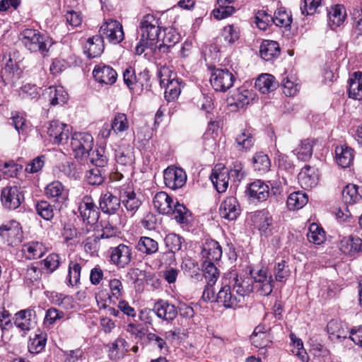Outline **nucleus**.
Returning <instances> with one entry per match:
<instances>
[{"label": "nucleus", "mask_w": 362, "mask_h": 362, "mask_svg": "<svg viewBox=\"0 0 362 362\" xmlns=\"http://www.w3.org/2000/svg\"><path fill=\"white\" fill-rule=\"evenodd\" d=\"M165 88V98L167 100H174L178 98L181 93L182 86V80L173 77V79L163 86Z\"/></svg>", "instance_id": "nucleus-49"}, {"label": "nucleus", "mask_w": 362, "mask_h": 362, "mask_svg": "<svg viewBox=\"0 0 362 362\" xmlns=\"http://www.w3.org/2000/svg\"><path fill=\"white\" fill-rule=\"evenodd\" d=\"M78 211L83 221L87 224L93 225L99 218V209L91 196L86 195L78 202Z\"/></svg>", "instance_id": "nucleus-9"}, {"label": "nucleus", "mask_w": 362, "mask_h": 362, "mask_svg": "<svg viewBox=\"0 0 362 362\" xmlns=\"http://www.w3.org/2000/svg\"><path fill=\"white\" fill-rule=\"evenodd\" d=\"M45 193L47 198L59 203L63 204L68 199V194L59 181H53L48 184L45 189Z\"/></svg>", "instance_id": "nucleus-31"}, {"label": "nucleus", "mask_w": 362, "mask_h": 362, "mask_svg": "<svg viewBox=\"0 0 362 362\" xmlns=\"http://www.w3.org/2000/svg\"><path fill=\"white\" fill-rule=\"evenodd\" d=\"M23 199V192L16 185H7L1 190V202L5 209H16L20 206Z\"/></svg>", "instance_id": "nucleus-11"}, {"label": "nucleus", "mask_w": 362, "mask_h": 362, "mask_svg": "<svg viewBox=\"0 0 362 362\" xmlns=\"http://www.w3.org/2000/svg\"><path fill=\"white\" fill-rule=\"evenodd\" d=\"M163 178L165 186L175 190L185 184L187 175L182 168L170 166L164 170Z\"/></svg>", "instance_id": "nucleus-16"}, {"label": "nucleus", "mask_w": 362, "mask_h": 362, "mask_svg": "<svg viewBox=\"0 0 362 362\" xmlns=\"http://www.w3.org/2000/svg\"><path fill=\"white\" fill-rule=\"evenodd\" d=\"M319 175L315 168L310 165L303 167L298 175V183L302 188L310 189L317 185Z\"/></svg>", "instance_id": "nucleus-24"}, {"label": "nucleus", "mask_w": 362, "mask_h": 362, "mask_svg": "<svg viewBox=\"0 0 362 362\" xmlns=\"http://www.w3.org/2000/svg\"><path fill=\"white\" fill-rule=\"evenodd\" d=\"M349 96L355 100H362V72L356 71L349 79Z\"/></svg>", "instance_id": "nucleus-39"}, {"label": "nucleus", "mask_w": 362, "mask_h": 362, "mask_svg": "<svg viewBox=\"0 0 362 362\" xmlns=\"http://www.w3.org/2000/svg\"><path fill=\"white\" fill-rule=\"evenodd\" d=\"M117 190L120 196V202L131 216L138 211L142 202L134 192L133 185L130 183L124 184L119 187Z\"/></svg>", "instance_id": "nucleus-7"}, {"label": "nucleus", "mask_w": 362, "mask_h": 362, "mask_svg": "<svg viewBox=\"0 0 362 362\" xmlns=\"http://www.w3.org/2000/svg\"><path fill=\"white\" fill-rule=\"evenodd\" d=\"M340 250L350 257H355L362 250V239L357 236L343 238L340 241Z\"/></svg>", "instance_id": "nucleus-27"}, {"label": "nucleus", "mask_w": 362, "mask_h": 362, "mask_svg": "<svg viewBox=\"0 0 362 362\" xmlns=\"http://www.w3.org/2000/svg\"><path fill=\"white\" fill-rule=\"evenodd\" d=\"M152 311L158 319L168 323L172 322L178 315L177 307L163 299H158L154 303Z\"/></svg>", "instance_id": "nucleus-14"}, {"label": "nucleus", "mask_w": 362, "mask_h": 362, "mask_svg": "<svg viewBox=\"0 0 362 362\" xmlns=\"http://www.w3.org/2000/svg\"><path fill=\"white\" fill-rule=\"evenodd\" d=\"M115 160L117 164L122 166H131L134 163L133 147L128 146H120L115 153Z\"/></svg>", "instance_id": "nucleus-41"}, {"label": "nucleus", "mask_w": 362, "mask_h": 362, "mask_svg": "<svg viewBox=\"0 0 362 362\" xmlns=\"http://www.w3.org/2000/svg\"><path fill=\"white\" fill-rule=\"evenodd\" d=\"M139 31L142 42L151 44H158L160 42L159 19L153 15H145L140 21Z\"/></svg>", "instance_id": "nucleus-4"}, {"label": "nucleus", "mask_w": 362, "mask_h": 362, "mask_svg": "<svg viewBox=\"0 0 362 362\" xmlns=\"http://www.w3.org/2000/svg\"><path fill=\"white\" fill-rule=\"evenodd\" d=\"M252 165L255 171L259 174L267 173L271 168V161L269 156L263 152L256 153L252 158Z\"/></svg>", "instance_id": "nucleus-48"}, {"label": "nucleus", "mask_w": 362, "mask_h": 362, "mask_svg": "<svg viewBox=\"0 0 362 362\" xmlns=\"http://www.w3.org/2000/svg\"><path fill=\"white\" fill-rule=\"evenodd\" d=\"M111 124L112 131L116 134L127 131L129 126L127 115L120 112L115 115Z\"/></svg>", "instance_id": "nucleus-59"}, {"label": "nucleus", "mask_w": 362, "mask_h": 362, "mask_svg": "<svg viewBox=\"0 0 362 362\" xmlns=\"http://www.w3.org/2000/svg\"><path fill=\"white\" fill-rule=\"evenodd\" d=\"M214 263L209 261L202 263L203 275L209 286H214L219 277V271Z\"/></svg>", "instance_id": "nucleus-51"}, {"label": "nucleus", "mask_w": 362, "mask_h": 362, "mask_svg": "<svg viewBox=\"0 0 362 362\" xmlns=\"http://www.w3.org/2000/svg\"><path fill=\"white\" fill-rule=\"evenodd\" d=\"M308 201L305 193L301 192H294L288 196L287 199V206L291 210H296L304 206Z\"/></svg>", "instance_id": "nucleus-53"}, {"label": "nucleus", "mask_w": 362, "mask_h": 362, "mask_svg": "<svg viewBox=\"0 0 362 362\" xmlns=\"http://www.w3.org/2000/svg\"><path fill=\"white\" fill-rule=\"evenodd\" d=\"M277 83L274 77L269 74L260 75L255 81V88L262 93L267 94L276 88Z\"/></svg>", "instance_id": "nucleus-43"}, {"label": "nucleus", "mask_w": 362, "mask_h": 362, "mask_svg": "<svg viewBox=\"0 0 362 362\" xmlns=\"http://www.w3.org/2000/svg\"><path fill=\"white\" fill-rule=\"evenodd\" d=\"M307 238L310 243L319 245L325 241V232L320 226L313 223L309 226Z\"/></svg>", "instance_id": "nucleus-50"}, {"label": "nucleus", "mask_w": 362, "mask_h": 362, "mask_svg": "<svg viewBox=\"0 0 362 362\" xmlns=\"http://www.w3.org/2000/svg\"><path fill=\"white\" fill-rule=\"evenodd\" d=\"M175 200L165 192H159L153 197L154 208L161 214L170 215Z\"/></svg>", "instance_id": "nucleus-29"}, {"label": "nucleus", "mask_w": 362, "mask_h": 362, "mask_svg": "<svg viewBox=\"0 0 362 362\" xmlns=\"http://www.w3.org/2000/svg\"><path fill=\"white\" fill-rule=\"evenodd\" d=\"M104 50V40L103 37L96 35L87 40L84 45V52L89 59L99 57Z\"/></svg>", "instance_id": "nucleus-32"}, {"label": "nucleus", "mask_w": 362, "mask_h": 362, "mask_svg": "<svg viewBox=\"0 0 362 362\" xmlns=\"http://www.w3.org/2000/svg\"><path fill=\"white\" fill-rule=\"evenodd\" d=\"M98 202L102 212L109 215L115 214L121 206L120 196L109 191L101 193Z\"/></svg>", "instance_id": "nucleus-18"}, {"label": "nucleus", "mask_w": 362, "mask_h": 362, "mask_svg": "<svg viewBox=\"0 0 362 362\" xmlns=\"http://www.w3.org/2000/svg\"><path fill=\"white\" fill-rule=\"evenodd\" d=\"M37 214L46 221H50L54 216V206L47 201H39L35 204Z\"/></svg>", "instance_id": "nucleus-57"}, {"label": "nucleus", "mask_w": 362, "mask_h": 362, "mask_svg": "<svg viewBox=\"0 0 362 362\" xmlns=\"http://www.w3.org/2000/svg\"><path fill=\"white\" fill-rule=\"evenodd\" d=\"M179 223H187L189 215V210L182 204L175 200L173 206V211L170 214Z\"/></svg>", "instance_id": "nucleus-58"}, {"label": "nucleus", "mask_w": 362, "mask_h": 362, "mask_svg": "<svg viewBox=\"0 0 362 362\" xmlns=\"http://www.w3.org/2000/svg\"><path fill=\"white\" fill-rule=\"evenodd\" d=\"M14 325L25 333L34 327L36 323V313L33 308L21 310L14 316Z\"/></svg>", "instance_id": "nucleus-20"}, {"label": "nucleus", "mask_w": 362, "mask_h": 362, "mask_svg": "<svg viewBox=\"0 0 362 362\" xmlns=\"http://www.w3.org/2000/svg\"><path fill=\"white\" fill-rule=\"evenodd\" d=\"M71 127L58 120L50 122L47 128V134L51 141L55 144H65L67 143L71 134Z\"/></svg>", "instance_id": "nucleus-13"}, {"label": "nucleus", "mask_w": 362, "mask_h": 362, "mask_svg": "<svg viewBox=\"0 0 362 362\" xmlns=\"http://www.w3.org/2000/svg\"><path fill=\"white\" fill-rule=\"evenodd\" d=\"M273 19L274 23L276 26L285 28L290 27L292 23L291 15L283 8H279L275 11Z\"/></svg>", "instance_id": "nucleus-62"}, {"label": "nucleus", "mask_w": 362, "mask_h": 362, "mask_svg": "<svg viewBox=\"0 0 362 362\" xmlns=\"http://www.w3.org/2000/svg\"><path fill=\"white\" fill-rule=\"evenodd\" d=\"M201 255L204 261L216 262L222 256L221 246L214 240H206L202 247Z\"/></svg>", "instance_id": "nucleus-25"}, {"label": "nucleus", "mask_w": 362, "mask_h": 362, "mask_svg": "<svg viewBox=\"0 0 362 362\" xmlns=\"http://www.w3.org/2000/svg\"><path fill=\"white\" fill-rule=\"evenodd\" d=\"M223 278L235 291L240 300L243 297L248 296L253 291L252 280L248 277L239 276L235 270L225 274Z\"/></svg>", "instance_id": "nucleus-8"}, {"label": "nucleus", "mask_w": 362, "mask_h": 362, "mask_svg": "<svg viewBox=\"0 0 362 362\" xmlns=\"http://www.w3.org/2000/svg\"><path fill=\"white\" fill-rule=\"evenodd\" d=\"M244 176L243 165L240 161H235L230 170L221 165H216L212 170L210 179L216 191L218 193H223L228 189L230 180L236 184L240 182Z\"/></svg>", "instance_id": "nucleus-2"}, {"label": "nucleus", "mask_w": 362, "mask_h": 362, "mask_svg": "<svg viewBox=\"0 0 362 362\" xmlns=\"http://www.w3.org/2000/svg\"><path fill=\"white\" fill-rule=\"evenodd\" d=\"M103 40L105 37L110 43L118 44L124 39V32L122 24L116 21L110 19L105 21L99 30Z\"/></svg>", "instance_id": "nucleus-12"}, {"label": "nucleus", "mask_w": 362, "mask_h": 362, "mask_svg": "<svg viewBox=\"0 0 362 362\" xmlns=\"http://www.w3.org/2000/svg\"><path fill=\"white\" fill-rule=\"evenodd\" d=\"M239 38V32L233 25H228L223 28L221 34L216 37V43H221L222 46L227 47L233 44Z\"/></svg>", "instance_id": "nucleus-47"}, {"label": "nucleus", "mask_w": 362, "mask_h": 362, "mask_svg": "<svg viewBox=\"0 0 362 362\" xmlns=\"http://www.w3.org/2000/svg\"><path fill=\"white\" fill-rule=\"evenodd\" d=\"M327 332L331 341L339 343L347 338L350 330L345 322L338 320H331L327 323Z\"/></svg>", "instance_id": "nucleus-22"}, {"label": "nucleus", "mask_w": 362, "mask_h": 362, "mask_svg": "<svg viewBox=\"0 0 362 362\" xmlns=\"http://www.w3.org/2000/svg\"><path fill=\"white\" fill-rule=\"evenodd\" d=\"M253 93L242 86L236 89V90L231 95L230 99L232 102L231 105H235L237 108H243L248 105L250 100H253Z\"/></svg>", "instance_id": "nucleus-34"}, {"label": "nucleus", "mask_w": 362, "mask_h": 362, "mask_svg": "<svg viewBox=\"0 0 362 362\" xmlns=\"http://www.w3.org/2000/svg\"><path fill=\"white\" fill-rule=\"evenodd\" d=\"M236 78L228 69L214 68L212 70L210 83L216 91L226 92L233 86Z\"/></svg>", "instance_id": "nucleus-6"}, {"label": "nucleus", "mask_w": 362, "mask_h": 362, "mask_svg": "<svg viewBox=\"0 0 362 362\" xmlns=\"http://www.w3.org/2000/svg\"><path fill=\"white\" fill-rule=\"evenodd\" d=\"M235 141L240 149L250 150L254 145L255 138L251 129H245L238 134Z\"/></svg>", "instance_id": "nucleus-52"}, {"label": "nucleus", "mask_w": 362, "mask_h": 362, "mask_svg": "<svg viewBox=\"0 0 362 362\" xmlns=\"http://www.w3.org/2000/svg\"><path fill=\"white\" fill-rule=\"evenodd\" d=\"M163 37H160V42L156 44L159 54L170 52L171 48H173L180 39V35L173 28H165L163 30Z\"/></svg>", "instance_id": "nucleus-19"}, {"label": "nucleus", "mask_w": 362, "mask_h": 362, "mask_svg": "<svg viewBox=\"0 0 362 362\" xmlns=\"http://www.w3.org/2000/svg\"><path fill=\"white\" fill-rule=\"evenodd\" d=\"M47 342V334L41 332L36 334L33 338L30 339L28 349L31 354H38L44 350Z\"/></svg>", "instance_id": "nucleus-56"}, {"label": "nucleus", "mask_w": 362, "mask_h": 362, "mask_svg": "<svg viewBox=\"0 0 362 362\" xmlns=\"http://www.w3.org/2000/svg\"><path fill=\"white\" fill-rule=\"evenodd\" d=\"M110 261L119 268H124L131 260L132 250L130 246L124 244H119L118 246L111 247Z\"/></svg>", "instance_id": "nucleus-17"}, {"label": "nucleus", "mask_w": 362, "mask_h": 362, "mask_svg": "<svg viewBox=\"0 0 362 362\" xmlns=\"http://www.w3.org/2000/svg\"><path fill=\"white\" fill-rule=\"evenodd\" d=\"M240 214V204L235 197H228L221 202L219 207V214L221 218L233 221L238 218Z\"/></svg>", "instance_id": "nucleus-23"}, {"label": "nucleus", "mask_w": 362, "mask_h": 362, "mask_svg": "<svg viewBox=\"0 0 362 362\" xmlns=\"http://www.w3.org/2000/svg\"><path fill=\"white\" fill-rule=\"evenodd\" d=\"M165 247L172 253L180 250L182 244V238L175 233L168 234L164 239Z\"/></svg>", "instance_id": "nucleus-64"}, {"label": "nucleus", "mask_w": 362, "mask_h": 362, "mask_svg": "<svg viewBox=\"0 0 362 362\" xmlns=\"http://www.w3.org/2000/svg\"><path fill=\"white\" fill-rule=\"evenodd\" d=\"M48 298L52 304L65 310L73 309L75 306L74 298L68 295L57 292H51Z\"/></svg>", "instance_id": "nucleus-42"}, {"label": "nucleus", "mask_w": 362, "mask_h": 362, "mask_svg": "<svg viewBox=\"0 0 362 362\" xmlns=\"http://www.w3.org/2000/svg\"><path fill=\"white\" fill-rule=\"evenodd\" d=\"M346 17V8L343 5L337 4L328 11L329 25L332 30L343 24Z\"/></svg>", "instance_id": "nucleus-37"}, {"label": "nucleus", "mask_w": 362, "mask_h": 362, "mask_svg": "<svg viewBox=\"0 0 362 362\" xmlns=\"http://www.w3.org/2000/svg\"><path fill=\"white\" fill-rule=\"evenodd\" d=\"M335 158L339 166L344 168H348L354 161V150L346 145L337 146L335 148Z\"/></svg>", "instance_id": "nucleus-33"}, {"label": "nucleus", "mask_w": 362, "mask_h": 362, "mask_svg": "<svg viewBox=\"0 0 362 362\" xmlns=\"http://www.w3.org/2000/svg\"><path fill=\"white\" fill-rule=\"evenodd\" d=\"M93 75L95 81L101 84L112 85L116 82L117 74L115 69L107 65H98Z\"/></svg>", "instance_id": "nucleus-26"}, {"label": "nucleus", "mask_w": 362, "mask_h": 362, "mask_svg": "<svg viewBox=\"0 0 362 362\" xmlns=\"http://www.w3.org/2000/svg\"><path fill=\"white\" fill-rule=\"evenodd\" d=\"M247 192L250 199L258 202L267 200L270 194L269 186L260 180L250 183L247 187Z\"/></svg>", "instance_id": "nucleus-28"}, {"label": "nucleus", "mask_w": 362, "mask_h": 362, "mask_svg": "<svg viewBox=\"0 0 362 362\" xmlns=\"http://www.w3.org/2000/svg\"><path fill=\"white\" fill-rule=\"evenodd\" d=\"M87 182L90 185H100L105 180V175L101 168L95 167L86 173Z\"/></svg>", "instance_id": "nucleus-63"}, {"label": "nucleus", "mask_w": 362, "mask_h": 362, "mask_svg": "<svg viewBox=\"0 0 362 362\" xmlns=\"http://www.w3.org/2000/svg\"><path fill=\"white\" fill-rule=\"evenodd\" d=\"M0 236L8 245L16 246L21 243L23 231L19 222L11 220L0 226Z\"/></svg>", "instance_id": "nucleus-10"}, {"label": "nucleus", "mask_w": 362, "mask_h": 362, "mask_svg": "<svg viewBox=\"0 0 362 362\" xmlns=\"http://www.w3.org/2000/svg\"><path fill=\"white\" fill-rule=\"evenodd\" d=\"M108 292L102 296L103 298L108 300L110 303L116 304L117 301L123 298L125 291L121 280L114 278L108 281Z\"/></svg>", "instance_id": "nucleus-30"}, {"label": "nucleus", "mask_w": 362, "mask_h": 362, "mask_svg": "<svg viewBox=\"0 0 362 362\" xmlns=\"http://www.w3.org/2000/svg\"><path fill=\"white\" fill-rule=\"evenodd\" d=\"M235 0H217L218 7L213 11L214 16L221 20L230 16L235 12V8L230 6Z\"/></svg>", "instance_id": "nucleus-46"}, {"label": "nucleus", "mask_w": 362, "mask_h": 362, "mask_svg": "<svg viewBox=\"0 0 362 362\" xmlns=\"http://www.w3.org/2000/svg\"><path fill=\"white\" fill-rule=\"evenodd\" d=\"M254 223L261 233L266 235L272 233L273 219L268 211H260L254 217Z\"/></svg>", "instance_id": "nucleus-35"}, {"label": "nucleus", "mask_w": 362, "mask_h": 362, "mask_svg": "<svg viewBox=\"0 0 362 362\" xmlns=\"http://www.w3.org/2000/svg\"><path fill=\"white\" fill-rule=\"evenodd\" d=\"M314 141L310 139L302 141L299 146L295 150L296 154L299 160L306 161L309 160L313 155V147Z\"/></svg>", "instance_id": "nucleus-55"}, {"label": "nucleus", "mask_w": 362, "mask_h": 362, "mask_svg": "<svg viewBox=\"0 0 362 362\" xmlns=\"http://www.w3.org/2000/svg\"><path fill=\"white\" fill-rule=\"evenodd\" d=\"M21 251L28 259L40 258L45 252V247L40 242H30L22 246Z\"/></svg>", "instance_id": "nucleus-38"}, {"label": "nucleus", "mask_w": 362, "mask_h": 362, "mask_svg": "<svg viewBox=\"0 0 362 362\" xmlns=\"http://www.w3.org/2000/svg\"><path fill=\"white\" fill-rule=\"evenodd\" d=\"M47 93L49 103L53 106L62 105L69 99V95L62 86H50L47 88Z\"/></svg>", "instance_id": "nucleus-40"}, {"label": "nucleus", "mask_w": 362, "mask_h": 362, "mask_svg": "<svg viewBox=\"0 0 362 362\" xmlns=\"http://www.w3.org/2000/svg\"><path fill=\"white\" fill-rule=\"evenodd\" d=\"M18 40L24 48L30 53H39L42 57L49 56L53 45L52 39L37 29L25 28L18 35Z\"/></svg>", "instance_id": "nucleus-1"}, {"label": "nucleus", "mask_w": 362, "mask_h": 362, "mask_svg": "<svg viewBox=\"0 0 362 362\" xmlns=\"http://www.w3.org/2000/svg\"><path fill=\"white\" fill-rule=\"evenodd\" d=\"M231 289V286L223 278L222 286L216 295V301L226 309H235L240 302V298Z\"/></svg>", "instance_id": "nucleus-15"}, {"label": "nucleus", "mask_w": 362, "mask_h": 362, "mask_svg": "<svg viewBox=\"0 0 362 362\" xmlns=\"http://www.w3.org/2000/svg\"><path fill=\"white\" fill-rule=\"evenodd\" d=\"M252 278V284L253 290L261 296H267L270 295L274 287V281L272 274L267 267L253 269L250 270Z\"/></svg>", "instance_id": "nucleus-3"}, {"label": "nucleus", "mask_w": 362, "mask_h": 362, "mask_svg": "<svg viewBox=\"0 0 362 362\" xmlns=\"http://www.w3.org/2000/svg\"><path fill=\"white\" fill-rule=\"evenodd\" d=\"M86 264L81 257L70 259L68 265V274L66 277V284L69 286H77L81 284V274L82 267Z\"/></svg>", "instance_id": "nucleus-21"}, {"label": "nucleus", "mask_w": 362, "mask_h": 362, "mask_svg": "<svg viewBox=\"0 0 362 362\" xmlns=\"http://www.w3.org/2000/svg\"><path fill=\"white\" fill-rule=\"evenodd\" d=\"M251 344L259 349H267L272 343V336L271 333L262 334H251Z\"/></svg>", "instance_id": "nucleus-61"}, {"label": "nucleus", "mask_w": 362, "mask_h": 362, "mask_svg": "<svg viewBox=\"0 0 362 362\" xmlns=\"http://www.w3.org/2000/svg\"><path fill=\"white\" fill-rule=\"evenodd\" d=\"M136 249L146 255H151L158 250V243L151 238L141 236L136 245Z\"/></svg>", "instance_id": "nucleus-45"}, {"label": "nucleus", "mask_w": 362, "mask_h": 362, "mask_svg": "<svg viewBox=\"0 0 362 362\" xmlns=\"http://www.w3.org/2000/svg\"><path fill=\"white\" fill-rule=\"evenodd\" d=\"M71 147L76 158H86L93 147V138L88 133L75 132L71 136Z\"/></svg>", "instance_id": "nucleus-5"}, {"label": "nucleus", "mask_w": 362, "mask_h": 362, "mask_svg": "<svg viewBox=\"0 0 362 362\" xmlns=\"http://www.w3.org/2000/svg\"><path fill=\"white\" fill-rule=\"evenodd\" d=\"M342 199L346 204H353L362 199V189L354 184H348L342 191Z\"/></svg>", "instance_id": "nucleus-44"}, {"label": "nucleus", "mask_w": 362, "mask_h": 362, "mask_svg": "<svg viewBox=\"0 0 362 362\" xmlns=\"http://www.w3.org/2000/svg\"><path fill=\"white\" fill-rule=\"evenodd\" d=\"M65 315L63 311L54 307L49 308L46 310L43 324L45 327L53 326L58 320L64 318Z\"/></svg>", "instance_id": "nucleus-60"}, {"label": "nucleus", "mask_w": 362, "mask_h": 362, "mask_svg": "<svg viewBox=\"0 0 362 362\" xmlns=\"http://www.w3.org/2000/svg\"><path fill=\"white\" fill-rule=\"evenodd\" d=\"M21 73L18 62L9 57L2 69V76L6 77L7 80H13L14 78H19Z\"/></svg>", "instance_id": "nucleus-54"}, {"label": "nucleus", "mask_w": 362, "mask_h": 362, "mask_svg": "<svg viewBox=\"0 0 362 362\" xmlns=\"http://www.w3.org/2000/svg\"><path fill=\"white\" fill-rule=\"evenodd\" d=\"M281 52L279 45L273 40H264L260 46L259 53L261 57L265 61H272L276 59Z\"/></svg>", "instance_id": "nucleus-36"}]
</instances>
